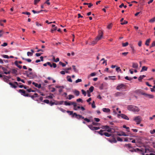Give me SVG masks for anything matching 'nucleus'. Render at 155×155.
<instances>
[{
    "label": "nucleus",
    "mask_w": 155,
    "mask_h": 155,
    "mask_svg": "<svg viewBox=\"0 0 155 155\" xmlns=\"http://www.w3.org/2000/svg\"><path fill=\"white\" fill-rule=\"evenodd\" d=\"M77 101L78 102H83V101L82 99L81 98H79L77 100Z\"/></svg>",
    "instance_id": "nucleus-61"
},
{
    "label": "nucleus",
    "mask_w": 155,
    "mask_h": 155,
    "mask_svg": "<svg viewBox=\"0 0 155 155\" xmlns=\"http://www.w3.org/2000/svg\"><path fill=\"white\" fill-rule=\"evenodd\" d=\"M2 69L4 71V73L5 74H10L11 72V71H8L7 69L4 67H2Z\"/></svg>",
    "instance_id": "nucleus-8"
},
{
    "label": "nucleus",
    "mask_w": 155,
    "mask_h": 155,
    "mask_svg": "<svg viewBox=\"0 0 155 155\" xmlns=\"http://www.w3.org/2000/svg\"><path fill=\"white\" fill-rule=\"evenodd\" d=\"M57 27H55V28L52 29H51V32L52 33L54 31H55L57 29Z\"/></svg>",
    "instance_id": "nucleus-50"
},
{
    "label": "nucleus",
    "mask_w": 155,
    "mask_h": 155,
    "mask_svg": "<svg viewBox=\"0 0 155 155\" xmlns=\"http://www.w3.org/2000/svg\"><path fill=\"white\" fill-rule=\"evenodd\" d=\"M58 109L59 110H61V111L62 112H63V113H64L66 111V110H64V109L62 108H60V107H58Z\"/></svg>",
    "instance_id": "nucleus-41"
},
{
    "label": "nucleus",
    "mask_w": 155,
    "mask_h": 155,
    "mask_svg": "<svg viewBox=\"0 0 155 155\" xmlns=\"http://www.w3.org/2000/svg\"><path fill=\"white\" fill-rule=\"evenodd\" d=\"M128 53V52H123L122 53V54L124 56H126Z\"/></svg>",
    "instance_id": "nucleus-59"
},
{
    "label": "nucleus",
    "mask_w": 155,
    "mask_h": 155,
    "mask_svg": "<svg viewBox=\"0 0 155 155\" xmlns=\"http://www.w3.org/2000/svg\"><path fill=\"white\" fill-rule=\"evenodd\" d=\"M126 86L124 84H119L116 87V89L118 90H120L123 89H126Z\"/></svg>",
    "instance_id": "nucleus-5"
},
{
    "label": "nucleus",
    "mask_w": 155,
    "mask_h": 155,
    "mask_svg": "<svg viewBox=\"0 0 155 155\" xmlns=\"http://www.w3.org/2000/svg\"><path fill=\"white\" fill-rule=\"evenodd\" d=\"M87 96L88 97H90L91 96V92H90L89 91H87Z\"/></svg>",
    "instance_id": "nucleus-55"
},
{
    "label": "nucleus",
    "mask_w": 155,
    "mask_h": 155,
    "mask_svg": "<svg viewBox=\"0 0 155 155\" xmlns=\"http://www.w3.org/2000/svg\"><path fill=\"white\" fill-rule=\"evenodd\" d=\"M128 45V43L127 42H126L125 43H122V46L123 47H126Z\"/></svg>",
    "instance_id": "nucleus-45"
},
{
    "label": "nucleus",
    "mask_w": 155,
    "mask_h": 155,
    "mask_svg": "<svg viewBox=\"0 0 155 155\" xmlns=\"http://www.w3.org/2000/svg\"><path fill=\"white\" fill-rule=\"evenodd\" d=\"M103 36V32L101 31H100L99 32L98 35L96 38V41H98L101 40Z\"/></svg>",
    "instance_id": "nucleus-7"
},
{
    "label": "nucleus",
    "mask_w": 155,
    "mask_h": 155,
    "mask_svg": "<svg viewBox=\"0 0 155 155\" xmlns=\"http://www.w3.org/2000/svg\"><path fill=\"white\" fill-rule=\"evenodd\" d=\"M155 46V41H153L152 44L151 46H150V47H154Z\"/></svg>",
    "instance_id": "nucleus-64"
},
{
    "label": "nucleus",
    "mask_w": 155,
    "mask_h": 155,
    "mask_svg": "<svg viewBox=\"0 0 155 155\" xmlns=\"http://www.w3.org/2000/svg\"><path fill=\"white\" fill-rule=\"evenodd\" d=\"M98 41H96V38L94 40H93L92 42L91 43V44H89L90 45H95V44H96L97 42Z\"/></svg>",
    "instance_id": "nucleus-35"
},
{
    "label": "nucleus",
    "mask_w": 155,
    "mask_h": 155,
    "mask_svg": "<svg viewBox=\"0 0 155 155\" xmlns=\"http://www.w3.org/2000/svg\"><path fill=\"white\" fill-rule=\"evenodd\" d=\"M150 98H153L154 97V96L152 94H147L146 96Z\"/></svg>",
    "instance_id": "nucleus-26"
},
{
    "label": "nucleus",
    "mask_w": 155,
    "mask_h": 155,
    "mask_svg": "<svg viewBox=\"0 0 155 155\" xmlns=\"http://www.w3.org/2000/svg\"><path fill=\"white\" fill-rule=\"evenodd\" d=\"M94 120L97 122H98L100 121V119L98 118H94Z\"/></svg>",
    "instance_id": "nucleus-62"
},
{
    "label": "nucleus",
    "mask_w": 155,
    "mask_h": 155,
    "mask_svg": "<svg viewBox=\"0 0 155 155\" xmlns=\"http://www.w3.org/2000/svg\"><path fill=\"white\" fill-rule=\"evenodd\" d=\"M102 110L105 112L108 113L110 111V110L109 108H104L102 109Z\"/></svg>",
    "instance_id": "nucleus-15"
},
{
    "label": "nucleus",
    "mask_w": 155,
    "mask_h": 155,
    "mask_svg": "<svg viewBox=\"0 0 155 155\" xmlns=\"http://www.w3.org/2000/svg\"><path fill=\"white\" fill-rule=\"evenodd\" d=\"M127 108L129 110L134 112H138L140 110V109L138 107L132 105H128Z\"/></svg>",
    "instance_id": "nucleus-1"
},
{
    "label": "nucleus",
    "mask_w": 155,
    "mask_h": 155,
    "mask_svg": "<svg viewBox=\"0 0 155 155\" xmlns=\"http://www.w3.org/2000/svg\"><path fill=\"white\" fill-rule=\"evenodd\" d=\"M94 90V87L93 86H91L90 88H89L88 90H87L88 91H89L90 92H92Z\"/></svg>",
    "instance_id": "nucleus-30"
},
{
    "label": "nucleus",
    "mask_w": 155,
    "mask_h": 155,
    "mask_svg": "<svg viewBox=\"0 0 155 155\" xmlns=\"http://www.w3.org/2000/svg\"><path fill=\"white\" fill-rule=\"evenodd\" d=\"M25 72L27 74V77H29L30 79H33L37 76L35 74L32 72H30L28 73V71H25Z\"/></svg>",
    "instance_id": "nucleus-2"
},
{
    "label": "nucleus",
    "mask_w": 155,
    "mask_h": 155,
    "mask_svg": "<svg viewBox=\"0 0 155 155\" xmlns=\"http://www.w3.org/2000/svg\"><path fill=\"white\" fill-rule=\"evenodd\" d=\"M117 140L118 141H123L122 139L121 138L119 137L117 138Z\"/></svg>",
    "instance_id": "nucleus-58"
},
{
    "label": "nucleus",
    "mask_w": 155,
    "mask_h": 155,
    "mask_svg": "<svg viewBox=\"0 0 155 155\" xmlns=\"http://www.w3.org/2000/svg\"><path fill=\"white\" fill-rule=\"evenodd\" d=\"M43 102L47 104H49L50 103L49 100L47 99L44 100L43 101Z\"/></svg>",
    "instance_id": "nucleus-44"
},
{
    "label": "nucleus",
    "mask_w": 155,
    "mask_h": 155,
    "mask_svg": "<svg viewBox=\"0 0 155 155\" xmlns=\"http://www.w3.org/2000/svg\"><path fill=\"white\" fill-rule=\"evenodd\" d=\"M59 64L61 65L63 67H65L66 66V64L64 63H63L61 62H60Z\"/></svg>",
    "instance_id": "nucleus-53"
},
{
    "label": "nucleus",
    "mask_w": 155,
    "mask_h": 155,
    "mask_svg": "<svg viewBox=\"0 0 155 155\" xmlns=\"http://www.w3.org/2000/svg\"><path fill=\"white\" fill-rule=\"evenodd\" d=\"M81 91L82 94L84 95V96H86V92L83 89L81 90Z\"/></svg>",
    "instance_id": "nucleus-47"
},
{
    "label": "nucleus",
    "mask_w": 155,
    "mask_h": 155,
    "mask_svg": "<svg viewBox=\"0 0 155 155\" xmlns=\"http://www.w3.org/2000/svg\"><path fill=\"white\" fill-rule=\"evenodd\" d=\"M139 91V93H140L141 94L143 95H144V96H146V95H147V94L145 93H144V92H141V91H140V90H139V91Z\"/></svg>",
    "instance_id": "nucleus-37"
},
{
    "label": "nucleus",
    "mask_w": 155,
    "mask_h": 155,
    "mask_svg": "<svg viewBox=\"0 0 155 155\" xmlns=\"http://www.w3.org/2000/svg\"><path fill=\"white\" fill-rule=\"evenodd\" d=\"M40 0H34V4L36 5L39 1Z\"/></svg>",
    "instance_id": "nucleus-46"
},
{
    "label": "nucleus",
    "mask_w": 155,
    "mask_h": 155,
    "mask_svg": "<svg viewBox=\"0 0 155 155\" xmlns=\"http://www.w3.org/2000/svg\"><path fill=\"white\" fill-rule=\"evenodd\" d=\"M71 105H72L74 106V110H77V109L76 108V107L77 106V104L76 103L74 102H71Z\"/></svg>",
    "instance_id": "nucleus-21"
},
{
    "label": "nucleus",
    "mask_w": 155,
    "mask_h": 155,
    "mask_svg": "<svg viewBox=\"0 0 155 155\" xmlns=\"http://www.w3.org/2000/svg\"><path fill=\"white\" fill-rule=\"evenodd\" d=\"M55 102H53L52 101H51L50 102L49 104L51 106H52L53 105L55 104Z\"/></svg>",
    "instance_id": "nucleus-57"
},
{
    "label": "nucleus",
    "mask_w": 155,
    "mask_h": 155,
    "mask_svg": "<svg viewBox=\"0 0 155 155\" xmlns=\"http://www.w3.org/2000/svg\"><path fill=\"white\" fill-rule=\"evenodd\" d=\"M125 78L127 80L131 81L132 80L133 78H129L128 76H126L125 77Z\"/></svg>",
    "instance_id": "nucleus-42"
},
{
    "label": "nucleus",
    "mask_w": 155,
    "mask_h": 155,
    "mask_svg": "<svg viewBox=\"0 0 155 155\" xmlns=\"http://www.w3.org/2000/svg\"><path fill=\"white\" fill-rule=\"evenodd\" d=\"M127 23H128L127 21H126V20H124L123 22H121V24L122 25H124L127 24Z\"/></svg>",
    "instance_id": "nucleus-52"
},
{
    "label": "nucleus",
    "mask_w": 155,
    "mask_h": 155,
    "mask_svg": "<svg viewBox=\"0 0 155 155\" xmlns=\"http://www.w3.org/2000/svg\"><path fill=\"white\" fill-rule=\"evenodd\" d=\"M19 92L21 93L22 95L25 97H28L29 94L28 93H26L25 91L23 89H20L19 90Z\"/></svg>",
    "instance_id": "nucleus-6"
},
{
    "label": "nucleus",
    "mask_w": 155,
    "mask_h": 155,
    "mask_svg": "<svg viewBox=\"0 0 155 155\" xmlns=\"http://www.w3.org/2000/svg\"><path fill=\"white\" fill-rule=\"evenodd\" d=\"M147 67L145 66H143L142 67V69L140 71V72H142L144 71H146L147 70Z\"/></svg>",
    "instance_id": "nucleus-20"
},
{
    "label": "nucleus",
    "mask_w": 155,
    "mask_h": 155,
    "mask_svg": "<svg viewBox=\"0 0 155 155\" xmlns=\"http://www.w3.org/2000/svg\"><path fill=\"white\" fill-rule=\"evenodd\" d=\"M124 146L125 147H127L128 149L132 148V147L131 146V145L130 143H129L128 144H125Z\"/></svg>",
    "instance_id": "nucleus-18"
},
{
    "label": "nucleus",
    "mask_w": 155,
    "mask_h": 155,
    "mask_svg": "<svg viewBox=\"0 0 155 155\" xmlns=\"http://www.w3.org/2000/svg\"><path fill=\"white\" fill-rule=\"evenodd\" d=\"M32 12L34 13V14H36V13H40V12H38V11H35L33 10L32 11Z\"/></svg>",
    "instance_id": "nucleus-54"
},
{
    "label": "nucleus",
    "mask_w": 155,
    "mask_h": 155,
    "mask_svg": "<svg viewBox=\"0 0 155 155\" xmlns=\"http://www.w3.org/2000/svg\"><path fill=\"white\" fill-rule=\"evenodd\" d=\"M82 81V80L81 79H78L77 80L75 81L76 83H78L79 82H81Z\"/></svg>",
    "instance_id": "nucleus-49"
},
{
    "label": "nucleus",
    "mask_w": 155,
    "mask_h": 155,
    "mask_svg": "<svg viewBox=\"0 0 155 155\" xmlns=\"http://www.w3.org/2000/svg\"><path fill=\"white\" fill-rule=\"evenodd\" d=\"M68 81L70 82H72V81L71 78V77L69 76H68L67 77Z\"/></svg>",
    "instance_id": "nucleus-31"
},
{
    "label": "nucleus",
    "mask_w": 155,
    "mask_h": 155,
    "mask_svg": "<svg viewBox=\"0 0 155 155\" xmlns=\"http://www.w3.org/2000/svg\"><path fill=\"white\" fill-rule=\"evenodd\" d=\"M75 116V117L79 116V118H82V119H83L85 121H86L87 122H90V119H87V118H84V117H83L81 115L78 114L76 113H74L73 114V116Z\"/></svg>",
    "instance_id": "nucleus-4"
},
{
    "label": "nucleus",
    "mask_w": 155,
    "mask_h": 155,
    "mask_svg": "<svg viewBox=\"0 0 155 155\" xmlns=\"http://www.w3.org/2000/svg\"><path fill=\"white\" fill-rule=\"evenodd\" d=\"M109 141L111 143H116L117 142L116 140L114 138L112 140H109Z\"/></svg>",
    "instance_id": "nucleus-24"
},
{
    "label": "nucleus",
    "mask_w": 155,
    "mask_h": 155,
    "mask_svg": "<svg viewBox=\"0 0 155 155\" xmlns=\"http://www.w3.org/2000/svg\"><path fill=\"white\" fill-rule=\"evenodd\" d=\"M47 64L51 68L53 67L55 68L57 67V64L54 63H53L52 64H51L50 62H47Z\"/></svg>",
    "instance_id": "nucleus-9"
},
{
    "label": "nucleus",
    "mask_w": 155,
    "mask_h": 155,
    "mask_svg": "<svg viewBox=\"0 0 155 155\" xmlns=\"http://www.w3.org/2000/svg\"><path fill=\"white\" fill-rule=\"evenodd\" d=\"M88 127L92 130H94L95 127H93L92 125H89L88 126Z\"/></svg>",
    "instance_id": "nucleus-27"
},
{
    "label": "nucleus",
    "mask_w": 155,
    "mask_h": 155,
    "mask_svg": "<svg viewBox=\"0 0 155 155\" xmlns=\"http://www.w3.org/2000/svg\"><path fill=\"white\" fill-rule=\"evenodd\" d=\"M112 129H113L109 127V128L107 129V131L109 132H111Z\"/></svg>",
    "instance_id": "nucleus-60"
},
{
    "label": "nucleus",
    "mask_w": 155,
    "mask_h": 155,
    "mask_svg": "<svg viewBox=\"0 0 155 155\" xmlns=\"http://www.w3.org/2000/svg\"><path fill=\"white\" fill-rule=\"evenodd\" d=\"M22 58L23 60H25L28 62H30L31 61V60L30 59H26L23 57H22Z\"/></svg>",
    "instance_id": "nucleus-33"
},
{
    "label": "nucleus",
    "mask_w": 155,
    "mask_h": 155,
    "mask_svg": "<svg viewBox=\"0 0 155 155\" xmlns=\"http://www.w3.org/2000/svg\"><path fill=\"white\" fill-rule=\"evenodd\" d=\"M66 112L67 113H69L70 115H72V117H73L74 116H73L74 113H73V111L67 110L66 111Z\"/></svg>",
    "instance_id": "nucleus-23"
},
{
    "label": "nucleus",
    "mask_w": 155,
    "mask_h": 155,
    "mask_svg": "<svg viewBox=\"0 0 155 155\" xmlns=\"http://www.w3.org/2000/svg\"><path fill=\"white\" fill-rule=\"evenodd\" d=\"M155 21V17H154L153 18L150 19V21L149 22L151 23H153Z\"/></svg>",
    "instance_id": "nucleus-39"
},
{
    "label": "nucleus",
    "mask_w": 155,
    "mask_h": 155,
    "mask_svg": "<svg viewBox=\"0 0 155 155\" xmlns=\"http://www.w3.org/2000/svg\"><path fill=\"white\" fill-rule=\"evenodd\" d=\"M115 76H109L108 78L111 80H115L116 79L115 78Z\"/></svg>",
    "instance_id": "nucleus-38"
},
{
    "label": "nucleus",
    "mask_w": 155,
    "mask_h": 155,
    "mask_svg": "<svg viewBox=\"0 0 155 155\" xmlns=\"http://www.w3.org/2000/svg\"><path fill=\"white\" fill-rule=\"evenodd\" d=\"M142 41H140L138 44V45L139 47H141L142 45Z\"/></svg>",
    "instance_id": "nucleus-51"
},
{
    "label": "nucleus",
    "mask_w": 155,
    "mask_h": 155,
    "mask_svg": "<svg viewBox=\"0 0 155 155\" xmlns=\"http://www.w3.org/2000/svg\"><path fill=\"white\" fill-rule=\"evenodd\" d=\"M68 96V98L69 100H70L72 98H74V96L71 94L69 95Z\"/></svg>",
    "instance_id": "nucleus-34"
},
{
    "label": "nucleus",
    "mask_w": 155,
    "mask_h": 155,
    "mask_svg": "<svg viewBox=\"0 0 155 155\" xmlns=\"http://www.w3.org/2000/svg\"><path fill=\"white\" fill-rule=\"evenodd\" d=\"M8 84L11 86V87L14 88H16L17 87V86L14 84L12 82H10L8 83Z\"/></svg>",
    "instance_id": "nucleus-17"
},
{
    "label": "nucleus",
    "mask_w": 155,
    "mask_h": 155,
    "mask_svg": "<svg viewBox=\"0 0 155 155\" xmlns=\"http://www.w3.org/2000/svg\"><path fill=\"white\" fill-rule=\"evenodd\" d=\"M123 127L124 128H126L127 129V131L128 132H130V128L129 127H127L126 125H124L123 126Z\"/></svg>",
    "instance_id": "nucleus-36"
},
{
    "label": "nucleus",
    "mask_w": 155,
    "mask_h": 155,
    "mask_svg": "<svg viewBox=\"0 0 155 155\" xmlns=\"http://www.w3.org/2000/svg\"><path fill=\"white\" fill-rule=\"evenodd\" d=\"M150 38L147 39L145 42V44L147 46L149 45V44L150 42Z\"/></svg>",
    "instance_id": "nucleus-25"
},
{
    "label": "nucleus",
    "mask_w": 155,
    "mask_h": 155,
    "mask_svg": "<svg viewBox=\"0 0 155 155\" xmlns=\"http://www.w3.org/2000/svg\"><path fill=\"white\" fill-rule=\"evenodd\" d=\"M31 52L28 51L27 52V55L28 56H32L33 54V53H34V51L33 50L31 49Z\"/></svg>",
    "instance_id": "nucleus-13"
},
{
    "label": "nucleus",
    "mask_w": 155,
    "mask_h": 155,
    "mask_svg": "<svg viewBox=\"0 0 155 155\" xmlns=\"http://www.w3.org/2000/svg\"><path fill=\"white\" fill-rule=\"evenodd\" d=\"M138 66V64L137 63H132V67L133 68L137 69Z\"/></svg>",
    "instance_id": "nucleus-14"
},
{
    "label": "nucleus",
    "mask_w": 155,
    "mask_h": 155,
    "mask_svg": "<svg viewBox=\"0 0 155 155\" xmlns=\"http://www.w3.org/2000/svg\"><path fill=\"white\" fill-rule=\"evenodd\" d=\"M122 94V93L120 92H117L115 94L116 96H121V94Z\"/></svg>",
    "instance_id": "nucleus-40"
},
{
    "label": "nucleus",
    "mask_w": 155,
    "mask_h": 155,
    "mask_svg": "<svg viewBox=\"0 0 155 155\" xmlns=\"http://www.w3.org/2000/svg\"><path fill=\"white\" fill-rule=\"evenodd\" d=\"M109 128V127L108 126H107V125H106V126H103L102 127H101V128L103 129H105L106 130H107V129Z\"/></svg>",
    "instance_id": "nucleus-29"
},
{
    "label": "nucleus",
    "mask_w": 155,
    "mask_h": 155,
    "mask_svg": "<svg viewBox=\"0 0 155 155\" xmlns=\"http://www.w3.org/2000/svg\"><path fill=\"white\" fill-rule=\"evenodd\" d=\"M73 92L74 94L77 96H78L80 94V92L79 91H77L76 90H75Z\"/></svg>",
    "instance_id": "nucleus-19"
},
{
    "label": "nucleus",
    "mask_w": 155,
    "mask_h": 155,
    "mask_svg": "<svg viewBox=\"0 0 155 155\" xmlns=\"http://www.w3.org/2000/svg\"><path fill=\"white\" fill-rule=\"evenodd\" d=\"M2 56L4 58H7V59H8L9 58V56L8 55H3Z\"/></svg>",
    "instance_id": "nucleus-48"
},
{
    "label": "nucleus",
    "mask_w": 155,
    "mask_h": 155,
    "mask_svg": "<svg viewBox=\"0 0 155 155\" xmlns=\"http://www.w3.org/2000/svg\"><path fill=\"white\" fill-rule=\"evenodd\" d=\"M129 151L132 152H134V151H135V150H134V149L132 147V148L129 149Z\"/></svg>",
    "instance_id": "nucleus-56"
},
{
    "label": "nucleus",
    "mask_w": 155,
    "mask_h": 155,
    "mask_svg": "<svg viewBox=\"0 0 155 155\" xmlns=\"http://www.w3.org/2000/svg\"><path fill=\"white\" fill-rule=\"evenodd\" d=\"M64 104L65 105H71V102H68L67 101H65L64 102Z\"/></svg>",
    "instance_id": "nucleus-32"
},
{
    "label": "nucleus",
    "mask_w": 155,
    "mask_h": 155,
    "mask_svg": "<svg viewBox=\"0 0 155 155\" xmlns=\"http://www.w3.org/2000/svg\"><path fill=\"white\" fill-rule=\"evenodd\" d=\"M11 73L14 74H15V75H17V69H12L11 70Z\"/></svg>",
    "instance_id": "nucleus-12"
},
{
    "label": "nucleus",
    "mask_w": 155,
    "mask_h": 155,
    "mask_svg": "<svg viewBox=\"0 0 155 155\" xmlns=\"http://www.w3.org/2000/svg\"><path fill=\"white\" fill-rule=\"evenodd\" d=\"M96 73L95 72H93L91 73V74L90 75H89L88 76V78H89L91 76L93 77L95 76L96 75Z\"/></svg>",
    "instance_id": "nucleus-22"
},
{
    "label": "nucleus",
    "mask_w": 155,
    "mask_h": 155,
    "mask_svg": "<svg viewBox=\"0 0 155 155\" xmlns=\"http://www.w3.org/2000/svg\"><path fill=\"white\" fill-rule=\"evenodd\" d=\"M22 14H23L27 15H30L31 14L29 12H22Z\"/></svg>",
    "instance_id": "nucleus-43"
},
{
    "label": "nucleus",
    "mask_w": 155,
    "mask_h": 155,
    "mask_svg": "<svg viewBox=\"0 0 155 155\" xmlns=\"http://www.w3.org/2000/svg\"><path fill=\"white\" fill-rule=\"evenodd\" d=\"M119 116H120L122 118L125 119L127 120H129V118L126 115H125L123 114H121L120 115H119Z\"/></svg>",
    "instance_id": "nucleus-10"
},
{
    "label": "nucleus",
    "mask_w": 155,
    "mask_h": 155,
    "mask_svg": "<svg viewBox=\"0 0 155 155\" xmlns=\"http://www.w3.org/2000/svg\"><path fill=\"white\" fill-rule=\"evenodd\" d=\"M8 44L7 43L4 42L3 43V44H2L1 45V46L5 47V46H6Z\"/></svg>",
    "instance_id": "nucleus-63"
},
{
    "label": "nucleus",
    "mask_w": 155,
    "mask_h": 155,
    "mask_svg": "<svg viewBox=\"0 0 155 155\" xmlns=\"http://www.w3.org/2000/svg\"><path fill=\"white\" fill-rule=\"evenodd\" d=\"M105 131V130H101L99 131H95V132H97L101 136H103L104 135V134L105 133L104 132Z\"/></svg>",
    "instance_id": "nucleus-11"
},
{
    "label": "nucleus",
    "mask_w": 155,
    "mask_h": 155,
    "mask_svg": "<svg viewBox=\"0 0 155 155\" xmlns=\"http://www.w3.org/2000/svg\"><path fill=\"white\" fill-rule=\"evenodd\" d=\"M117 135L119 136H127L128 135L125 134L124 132H122L120 133H118Z\"/></svg>",
    "instance_id": "nucleus-16"
},
{
    "label": "nucleus",
    "mask_w": 155,
    "mask_h": 155,
    "mask_svg": "<svg viewBox=\"0 0 155 155\" xmlns=\"http://www.w3.org/2000/svg\"><path fill=\"white\" fill-rule=\"evenodd\" d=\"M104 135L107 137H110L111 136V134H109L108 133L105 132L104 134Z\"/></svg>",
    "instance_id": "nucleus-28"
},
{
    "label": "nucleus",
    "mask_w": 155,
    "mask_h": 155,
    "mask_svg": "<svg viewBox=\"0 0 155 155\" xmlns=\"http://www.w3.org/2000/svg\"><path fill=\"white\" fill-rule=\"evenodd\" d=\"M134 120L137 123V124H139L142 120L141 117L140 116L136 117L134 118Z\"/></svg>",
    "instance_id": "nucleus-3"
}]
</instances>
